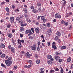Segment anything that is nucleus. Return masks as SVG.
<instances>
[{"label": "nucleus", "instance_id": "nucleus-42", "mask_svg": "<svg viewBox=\"0 0 73 73\" xmlns=\"http://www.w3.org/2000/svg\"><path fill=\"white\" fill-rule=\"evenodd\" d=\"M1 41H4L5 40V38L3 37L1 38Z\"/></svg>", "mask_w": 73, "mask_h": 73}, {"label": "nucleus", "instance_id": "nucleus-38", "mask_svg": "<svg viewBox=\"0 0 73 73\" xmlns=\"http://www.w3.org/2000/svg\"><path fill=\"white\" fill-rule=\"evenodd\" d=\"M47 27H50V24L49 23H47Z\"/></svg>", "mask_w": 73, "mask_h": 73}, {"label": "nucleus", "instance_id": "nucleus-17", "mask_svg": "<svg viewBox=\"0 0 73 73\" xmlns=\"http://www.w3.org/2000/svg\"><path fill=\"white\" fill-rule=\"evenodd\" d=\"M58 16H59L58 13H56L55 15V18L57 19V18H58Z\"/></svg>", "mask_w": 73, "mask_h": 73}, {"label": "nucleus", "instance_id": "nucleus-26", "mask_svg": "<svg viewBox=\"0 0 73 73\" xmlns=\"http://www.w3.org/2000/svg\"><path fill=\"white\" fill-rule=\"evenodd\" d=\"M51 58H52V56L50 55H49L47 56V58L48 59H50Z\"/></svg>", "mask_w": 73, "mask_h": 73}, {"label": "nucleus", "instance_id": "nucleus-18", "mask_svg": "<svg viewBox=\"0 0 73 73\" xmlns=\"http://www.w3.org/2000/svg\"><path fill=\"white\" fill-rule=\"evenodd\" d=\"M66 49V47L65 46H63L61 47V49Z\"/></svg>", "mask_w": 73, "mask_h": 73}, {"label": "nucleus", "instance_id": "nucleus-24", "mask_svg": "<svg viewBox=\"0 0 73 73\" xmlns=\"http://www.w3.org/2000/svg\"><path fill=\"white\" fill-rule=\"evenodd\" d=\"M18 44H19V45H21V40H18Z\"/></svg>", "mask_w": 73, "mask_h": 73}, {"label": "nucleus", "instance_id": "nucleus-58", "mask_svg": "<svg viewBox=\"0 0 73 73\" xmlns=\"http://www.w3.org/2000/svg\"><path fill=\"white\" fill-rule=\"evenodd\" d=\"M21 47H22L20 45H19L18 46V48L19 49H21Z\"/></svg>", "mask_w": 73, "mask_h": 73}, {"label": "nucleus", "instance_id": "nucleus-29", "mask_svg": "<svg viewBox=\"0 0 73 73\" xmlns=\"http://www.w3.org/2000/svg\"><path fill=\"white\" fill-rule=\"evenodd\" d=\"M64 25H65V26H68V25H69V23H68V22H64Z\"/></svg>", "mask_w": 73, "mask_h": 73}, {"label": "nucleus", "instance_id": "nucleus-12", "mask_svg": "<svg viewBox=\"0 0 73 73\" xmlns=\"http://www.w3.org/2000/svg\"><path fill=\"white\" fill-rule=\"evenodd\" d=\"M11 40L13 42V45H14V46H16V44L15 43V40L13 39H12Z\"/></svg>", "mask_w": 73, "mask_h": 73}, {"label": "nucleus", "instance_id": "nucleus-10", "mask_svg": "<svg viewBox=\"0 0 73 73\" xmlns=\"http://www.w3.org/2000/svg\"><path fill=\"white\" fill-rule=\"evenodd\" d=\"M56 34V35L58 36L59 37H60V36H61V33L60 31H57Z\"/></svg>", "mask_w": 73, "mask_h": 73}, {"label": "nucleus", "instance_id": "nucleus-51", "mask_svg": "<svg viewBox=\"0 0 73 73\" xmlns=\"http://www.w3.org/2000/svg\"><path fill=\"white\" fill-rule=\"evenodd\" d=\"M55 72V71L53 70H50V73H53V72Z\"/></svg>", "mask_w": 73, "mask_h": 73}, {"label": "nucleus", "instance_id": "nucleus-57", "mask_svg": "<svg viewBox=\"0 0 73 73\" xmlns=\"http://www.w3.org/2000/svg\"><path fill=\"white\" fill-rule=\"evenodd\" d=\"M47 44L48 46H50V42H48Z\"/></svg>", "mask_w": 73, "mask_h": 73}, {"label": "nucleus", "instance_id": "nucleus-3", "mask_svg": "<svg viewBox=\"0 0 73 73\" xmlns=\"http://www.w3.org/2000/svg\"><path fill=\"white\" fill-rule=\"evenodd\" d=\"M31 49L33 50H35L37 48V44L35 43L33 46H31Z\"/></svg>", "mask_w": 73, "mask_h": 73}, {"label": "nucleus", "instance_id": "nucleus-44", "mask_svg": "<svg viewBox=\"0 0 73 73\" xmlns=\"http://www.w3.org/2000/svg\"><path fill=\"white\" fill-rule=\"evenodd\" d=\"M44 19H45V17H44V16H42L41 17V20H44Z\"/></svg>", "mask_w": 73, "mask_h": 73}, {"label": "nucleus", "instance_id": "nucleus-5", "mask_svg": "<svg viewBox=\"0 0 73 73\" xmlns=\"http://www.w3.org/2000/svg\"><path fill=\"white\" fill-rule=\"evenodd\" d=\"M14 17H10V21L12 24L13 22H14Z\"/></svg>", "mask_w": 73, "mask_h": 73}, {"label": "nucleus", "instance_id": "nucleus-33", "mask_svg": "<svg viewBox=\"0 0 73 73\" xmlns=\"http://www.w3.org/2000/svg\"><path fill=\"white\" fill-rule=\"evenodd\" d=\"M54 38L55 41H57L58 40V36H56Z\"/></svg>", "mask_w": 73, "mask_h": 73}, {"label": "nucleus", "instance_id": "nucleus-37", "mask_svg": "<svg viewBox=\"0 0 73 73\" xmlns=\"http://www.w3.org/2000/svg\"><path fill=\"white\" fill-rule=\"evenodd\" d=\"M5 3H6V2H5L4 1H3L1 2V5H4V4H5Z\"/></svg>", "mask_w": 73, "mask_h": 73}, {"label": "nucleus", "instance_id": "nucleus-39", "mask_svg": "<svg viewBox=\"0 0 73 73\" xmlns=\"http://www.w3.org/2000/svg\"><path fill=\"white\" fill-rule=\"evenodd\" d=\"M20 20V18L19 17H17L16 18V21H19Z\"/></svg>", "mask_w": 73, "mask_h": 73}, {"label": "nucleus", "instance_id": "nucleus-2", "mask_svg": "<svg viewBox=\"0 0 73 73\" xmlns=\"http://www.w3.org/2000/svg\"><path fill=\"white\" fill-rule=\"evenodd\" d=\"M25 34H27V35H28V36H31V35H33V33L32 32V31L29 29L25 31Z\"/></svg>", "mask_w": 73, "mask_h": 73}, {"label": "nucleus", "instance_id": "nucleus-16", "mask_svg": "<svg viewBox=\"0 0 73 73\" xmlns=\"http://www.w3.org/2000/svg\"><path fill=\"white\" fill-rule=\"evenodd\" d=\"M0 48H4L5 47V45L4 44H3V43H1L0 46Z\"/></svg>", "mask_w": 73, "mask_h": 73}, {"label": "nucleus", "instance_id": "nucleus-35", "mask_svg": "<svg viewBox=\"0 0 73 73\" xmlns=\"http://www.w3.org/2000/svg\"><path fill=\"white\" fill-rule=\"evenodd\" d=\"M5 10H6V11L7 12H9V9L8 7H6L5 8Z\"/></svg>", "mask_w": 73, "mask_h": 73}, {"label": "nucleus", "instance_id": "nucleus-63", "mask_svg": "<svg viewBox=\"0 0 73 73\" xmlns=\"http://www.w3.org/2000/svg\"><path fill=\"white\" fill-rule=\"evenodd\" d=\"M58 19H61V16L58 15Z\"/></svg>", "mask_w": 73, "mask_h": 73}, {"label": "nucleus", "instance_id": "nucleus-15", "mask_svg": "<svg viewBox=\"0 0 73 73\" xmlns=\"http://www.w3.org/2000/svg\"><path fill=\"white\" fill-rule=\"evenodd\" d=\"M52 48H54V50H55V49H57V47H56V45H53V44L52 45Z\"/></svg>", "mask_w": 73, "mask_h": 73}, {"label": "nucleus", "instance_id": "nucleus-21", "mask_svg": "<svg viewBox=\"0 0 73 73\" xmlns=\"http://www.w3.org/2000/svg\"><path fill=\"white\" fill-rule=\"evenodd\" d=\"M34 38V36H30L29 37V39H30V40H33V39Z\"/></svg>", "mask_w": 73, "mask_h": 73}, {"label": "nucleus", "instance_id": "nucleus-27", "mask_svg": "<svg viewBox=\"0 0 73 73\" xmlns=\"http://www.w3.org/2000/svg\"><path fill=\"white\" fill-rule=\"evenodd\" d=\"M5 54H2V55H1V58H4V57H5Z\"/></svg>", "mask_w": 73, "mask_h": 73}, {"label": "nucleus", "instance_id": "nucleus-9", "mask_svg": "<svg viewBox=\"0 0 73 73\" xmlns=\"http://www.w3.org/2000/svg\"><path fill=\"white\" fill-rule=\"evenodd\" d=\"M54 57L56 61L58 60H59L60 58V56H54Z\"/></svg>", "mask_w": 73, "mask_h": 73}, {"label": "nucleus", "instance_id": "nucleus-13", "mask_svg": "<svg viewBox=\"0 0 73 73\" xmlns=\"http://www.w3.org/2000/svg\"><path fill=\"white\" fill-rule=\"evenodd\" d=\"M32 12L34 13H37L38 12V11L37 10H36V9H33L32 10Z\"/></svg>", "mask_w": 73, "mask_h": 73}, {"label": "nucleus", "instance_id": "nucleus-60", "mask_svg": "<svg viewBox=\"0 0 73 73\" xmlns=\"http://www.w3.org/2000/svg\"><path fill=\"white\" fill-rule=\"evenodd\" d=\"M64 23H65V22H64V21L62 20V21L61 22V23L62 24H64Z\"/></svg>", "mask_w": 73, "mask_h": 73}, {"label": "nucleus", "instance_id": "nucleus-64", "mask_svg": "<svg viewBox=\"0 0 73 73\" xmlns=\"http://www.w3.org/2000/svg\"><path fill=\"white\" fill-rule=\"evenodd\" d=\"M40 17H41V16H38L37 17V19L38 20H40Z\"/></svg>", "mask_w": 73, "mask_h": 73}, {"label": "nucleus", "instance_id": "nucleus-31", "mask_svg": "<svg viewBox=\"0 0 73 73\" xmlns=\"http://www.w3.org/2000/svg\"><path fill=\"white\" fill-rule=\"evenodd\" d=\"M17 68V66H15L13 68V70H15Z\"/></svg>", "mask_w": 73, "mask_h": 73}, {"label": "nucleus", "instance_id": "nucleus-1", "mask_svg": "<svg viewBox=\"0 0 73 73\" xmlns=\"http://www.w3.org/2000/svg\"><path fill=\"white\" fill-rule=\"evenodd\" d=\"M12 57H10L8 58V59L6 60L5 61V63L8 66H11L12 64V61L11 60H11Z\"/></svg>", "mask_w": 73, "mask_h": 73}, {"label": "nucleus", "instance_id": "nucleus-28", "mask_svg": "<svg viewBox=\"0 0 73 73\" xmlns=\"http://www.w3.org/2000/svg\"><path fill=\"white\" fill-rule=\"evenodd\" d=\"M27 20V22H29V23H31V20H30V19H29L27 18L26 19Z\"/></svg>", "mask_w": 73, "mask_h": 73}, {"label": "nucleus", "instance_id": "nucleus-6", "mask_svg": "<svg viewBox=\"0 0 73 73\" xmlns=\"http://www.w3.org/2000/svg\"><path fill=\"white\" fill-rule=\"evenodd\" d=\"M39 31H40L39 28H35V31L36 33H38L39 32Z\"/></svg>", "mask_w": 73, "mask_h": 73}, {"label": "nucleus", "instance_id": "nucleus-34", "mask_svg": "<svg viewBox=\"0 0 73 73\" xmlns=\"http://www.w3.org/2000/svg\"><path fill=\"white\" fill-rule=\"evenodd\" d=\"M34 56L35 58H38V55L37 54H35L34 55Z\"/></svg>", "mask_w": 73, "mask_h": 73}, {"label": "nucleus", "instance_id": "nucleus-43", "mask_svg": "<svg viewBox=\"0 0 73 73\" xmlns=\"http://www.w3.org/2000/svg\"><path fill=\"white\" fill-rule=\"evenodd\" d=\"M37 49L38 51H40V46H38Z\"/></svg>", "mask_w": 73, "mask_h": 73}, {"label": "nucleus", "instance_id": "nucleus-48", "mask_svg": "<svg viewBox=\"0 0 73 73\" xmlns=\"http://www.w3.org/2000/svg\"><path fill=\"white\" fill-rule=\"evenodd\" d=\"M23 36H24V34H20V37L21 38H22V37H23Z\"/></svg>", "mask_w": 73, "mask_h": 73}, {"label": "nucleus", "instance_id": "nucleus-52", "mask_svg": "<svg viewBox=\"0 0 73 73\" xmlns=\"http://www.w3.org/2000/svg\"><path fill=\"white\" fill-rule=\"evenodd\" d=\"M21 54H25V52L23 51H22L21 52Z\"/></svg>", "mask_w": 73, "mask_h": 73}, {"label": "nucleus", "instance_id": "nucleus-54", "mask_svg": "<svg viewBox=\"0 0 73 73\" xmlns=\"http://www.w3.org/2000/svg\"><path fill=\"white\" fill-rule=\"evenodd\" d=\"M41 44V42H40L39 41L38 42V46H40V44Z\"/></svg>", "mask_w": 73, "mask_h": 73}, {"label": "nucleus", "instance_id": "nucleus-32", "mask_svg": "<svg viewBox=\"0 0 73 73\" xmlns=\"http://www.w3.org/2000/svg\"><path fill=\"white\" fill-rule=\"evenodd\" d=\"M1 66H2V67H3V68H6V66L5 65H4V64L3 63H2L1 64Z\"/></svg>", "mask_w": 73, "mask_h": 73}, {"label": "nucleus", "instance_id": "nucleus-4", "mask_svg": "<svg viewBox=\"0 0 73 73\" xmlns=\"http://www.w3.org/2000/svg\"><path fill=\"white\" fill-rule=\"evenodd\" d=\"M25 56L27 58H30L31 57V55L29 53V52H27L25 54Z\"/></svg>", "mask_w": 73, "mask_h": 73}, {"label": "nucleus", "instance_id": "nucleus-45", "mask_svg": "<svg viewBox=\"0 0 73 73\" xmlns=\"http://www.w3.org/2000/svg\"><path fill=\"white\" fill-rule=\"evenodd\" d=\"M13 47H12V46H11V45H9L8 46V48L9 49H11V48H12Z\"/></svg>", "mask_w": 73, "mask_h": 73}, {"label": "nucleus", "instance_id": "nucleus-22", "mask_svg": "<svg viewBox=\"0 0 73 73\" xmlns=\"http://www.w3.org/2000/svg\"><path fill=\"white\" fill-rule=\"evenodd\" d=\"M24 28L23 27H21L20 28V32H23V31H24Z\"/></svg>", "mask_w": 73, "mask_h": 73}, {"label": "nucleus", "instance_id": "nucleus-53", "mask_svg": "<svg viewBox=\"0 0 73 73\" xmlns=\"http://www.w3.org/2000/svg\"><path fill=\"white\" fill-rule=\"evenodd\" d=\"M12 33H14L15 32V30L14 29H13L12 30Z\"/></svg>", "mask_w": 73, "mask_h": 73}, {"label": "nucleus", "instance_id": "nucleus-7", "mask_svg": "<svg viewBox=\"0 0 73 73\" xmlns=\"http://www.w3.org/2000/svg\"><path fill=\"white\" fill-rule=\"evenodd\" d=\"M48 36H50L51 35V34H50V33H52V29H49L48 30Z\"/></svg>", "mask_w": 73, "mask_h": 73}, {"label": "nucleus", "instance_id": "nucleus-56", "mask_svg": "<svg viewBox=\"0 0 73 73\" xmlns=\"http://www.w3.org/2000/svg\"><path fill=\"white\" fill-rule=\"evenodd\" d=\"M20 18V19H23V17H24V16L23 15H21L19 17Z\"/></svg>", "mask_w": 73, "mask_h": 73}, {"label": "nucleus", "instance_id": "nucleus-20", "mask_svg": "<svg viewBox=\"0 0 73 73\" xmlns=\"http://www.w3.org/2000/svg\"><path fill=\"white\" fill-rule=\"evenodd\" d=\"M71 61V57L68 58L67 60V62H70Z\"/></svg>", "mask_w": 73, "mask_h": 73}, {"label": "nucleus", "instance_id": "nucleus-47", "mask_svg": "<svg viewBox=\"0 0 73 73\" xmlns=\"http://www.w3.org/2000/svg\"><path fill=\"white\" fill-rule=\"evenodd\" d=\"M62 59H60L58 60L59 62H62Z\"/></svg>", "mask_w": 73, "mask_h": 73}, {"label": "nucleus", "instance_id": "nucleus-41", "mask_svg": "<svg viewBox=\"0 0 73 73\" xmlns=\"http://www.w3.org/2000/svg\"><path fill=\"white\" fill-rule=\"evenodd\" d=\"M27 25V23H25L21 25V27H24V26H26Z\"/></svg>", "mask_w": 73, "mask_h": 73}, {"label": "nucleus", "instance_id": "nucleus-55", "mask_svg": "<svg viewBox=\"0 0 73 73\" xmlns=\"http://www.w3.org/2000/svg\"><path fill=\"white\" fill-rule=\"evenodd\" d=\"M11 8L13 9H14V8H15V5H13L12 6Z\"/></svg>", "mask_w": 73, "mask_h": 73}, {"label": "nucleus", "instance_id": "nucleus-46", "mask_svg": "<svg viewBox=\"0 0 73 73\" xmlns=\"http://www.w3.org/2000/svg\"><path fill=\"white\" fill-rule=\"evenodd\" d=\"M7 27L8 28H10V27H11V25L10 24H8L7 25Z\"/></svg>", "mask_w": 73, "mask_h": 73}, {"label": "nucleus", "instance_id": "nucleus-40", "mask_svg": "<svg viewBox=\"0 0 73 73\" xmlns=\"http://www.w3.org/2000/svg\"><path fill=\"white\" fill-rule=\"evenodd\" d=\"M54 69L56 71H59V70H60L58 69V68L57 67L55 68Z\"/></svg>", "mask_w": 73, "mask_h": 73}, {"label": "nucleus", "instance_id": "nucleus-14", "mask_svg": "<svg viewBox=\"0 0 73 73\" xmlns=\"http://www.w3.org/2000/svg\"><path fill=\"white\" fill-rule=\"evenodd\" d=\"M60 73H64V71L63 68H62V67H60Z\"/></svg>", "mask_w": 73, "mask_h": 73}, {"label": "nucleus", "instance_id": "nucleus-23", "mask_svg": "<svg viewBox=\"0 0 73 73\" xmlns=\"http://www.w3.org/2000/svg\"><path fill=\"white\" fill-rule=\"evenodd\" d=\"M55 54L56 55H61V52L59 53L58 52H55Z\"/></svg>", "mask_w": 73, "mask_h": 73}, {"label": "nucleus", "instance_id": "nucleus-62", "mask_svg": "<svg viewBox=\"0 0 73 73\" xmlns=\"http://www.w3.org/2000/svg\"><path fill=\"white\" fill-rule=\"evenodd\" d=\"M69 15L70 16L71 15H73V13L72 12H70L69 13Z\"/></svg>", "mask_w": 73, "mask_h": 73}, {"label": "nucleus", "instance_id": "nucleus-61", "mask_svg": "<svg viewBox=\"0 0 73 73\" xmlns=\"http://www.w3.org/2000/svg\"><path fill=\"white\" fill-rule=\"evenodd\" d=\"M32 62V61L31 60H29L28 61V62L29 63V64H31V63Z\"/></svg>", "mask_w": 73, "mask_h": 73}, {"label": "nucleus", "instance_id": "nucleus-8", "mask_svg": "<svg viewBox=\"0 0 73 73\" xmlns=\"http://www.w3.org/2000/svg\"><path fill=\"white\" fill-rule=\"evenodd\" d=\"M7 35L8 37L9 38H12V34L11 33H8L7 34Z\"/></svg>", "mask_w": 73, "mask_h": 73}, {"label": "nucleus", "instance_id": "nucleus-50", "mask_svg": "<svg viewBox=\"0 0 73 73\" xmlns=\"http://www.w3.org/2000/svg\"><path fill=\"white\" fill-rule=\"evenodd\" d=\"M31 30L33 32V33H35V31H34V29L33 28H32Z\"/></svg>", "mask_w": 73, "mask_h": 73}, {"label": "nucleus", "instance_id": "nucleus-36", "mask_svg": "<svg viewBox=\"0 0 73 73\" xmlns=\"http://www.w3.org/2000/svg\"><path fill=\"white\" fill-rule=\"evenodd\" d=\"M37 5L38 7H41V4L40 3H37Z\"/></svg>", "mask_w": 73, "mask_h": 73}, {"label": "nucleus", "instance_id": "nucleus-11", "mask_svg": "<svg viewBox=\"0 0 73 73\" xmlns=\"http://www.w3.org/2000/svg\"><path fill=\"white\" fill-rule=\"evenodd\" d=\"M11 51L12 53H15V49L14 47H13L11 49Z\"/></svg>", "mask_w": 73, "mask_h": 73}, {"label": "nucleus", "instance_id": "nucleus-59", "mask_svg": "<svg viewBox=\"0 0 73 73\" xmlns=\"http://www.w3.org/2000/svg\"><path fill=\"white\" fill-rule=\"evenodd\" d=\"M43 20V21L44 23H45V22H46V19H44Z\"/></svg>", "mask_w": 73, "mask_h": 73}, {"label": "nucleus", "instance_id": "nucleus-25", "mask_svg": "<svg viewBox=\"0 0 73 73\" xmlns=\"http://www.w3.org/2000/svg\"><path fill=\"white\" fill-rule=\"evenodd\" d=\"M52 63V61L51 60H49L48 61V64L49 65H50Z\"/></svg>", "mask_w": 73, "mask_h": 73}, {"label": "nucleus", "instance_id": "nucleus-30", "mask_svg": "<svg viewBox=\"0 0 73 73\" xmlns=\"http://www.w3.org/2000/svg\"><path fill=\"white\" fill-rule=\"evenodd\" d=\"M23 11H24V12H25V13H27V12H28V11H27V9L25 8H23Z\"/></svg>", "mask_w": 73, "mask_h": 73}, {"label": "nucleus", "instance_id": "nucleus-19", "mask_svg": "<svg viewBox=\"0 0 73 73\" xmlns=\"http://www.w3.org/2000/svg\"><path fill=\"white\" fill-rule=\"evenodd\" d=\"M36 63L37 64H39L40 63V60H36Z\"/></svg>", "mask_w": 73, "mask_h": 73}, {"label": "nucleus", "instance_id": "nucleus-49", "mask_svg": "<svg viewBox=\"0 0 73 73\" xmlns=\"http://www.w3.org/2000/svg\"><path fill=\"white\" fill-rule=\"evenodd\" d=\"M42 46H46V45H45V43H42Z\"/></svg>", "mask_w": 73, "mask_h": 73}]
</instances>
